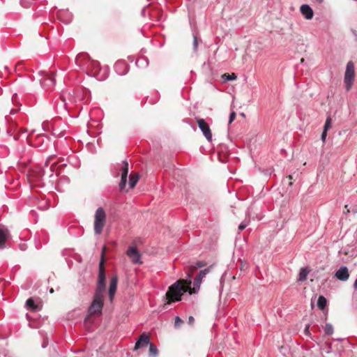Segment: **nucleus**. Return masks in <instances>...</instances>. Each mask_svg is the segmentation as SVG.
<instances>
[{
  "label": "nucleus",
  "mask_w": 357,
  "mask_h": 357,
  "mask_svg": "<svg viewBox=\"0 0 357 357\" xmlns=\"http://www.w3.org/2000/svg\"><path fill=\"white\" fill-rule=\"evenodd\" d=\"M246 225L245 224H243V223H241L238 226V230L239 231H243L245 227H246Z\"/></svg>",
  "instance_id": "39"
},
{
  "label": "nucleus",
  "mask_w": 357,
  "mask_h": 357,
  "mask_svg": "<svg viewBox=\"0 0 357 357\" xmlns=\"http://www.w3.org/2000/svg\"><path fill=\"white\" fill-rule=\"evenodd\" d=\"M289 180H291V179L293 178H292V176H291V175H289Z\"/></svg>",
  "instance_id": "45"
},
{
  "label": "nucleus",
  "mask_w": 357,
  "mask_h": 357,
  "mask_svg": "<svg viewBox=\"0 0 357 357\" xmlns=\"http://www.w3.org/2000/svg\"><path fill=\"white\" fill-rule=\"evenodd\" d=\"M316 1L319 3H321L324 1V0H316Z\"/></svg>",
  "instance_id": "44"
},
{
  "label": "nucleus",
  "mask_w": 357,
  "mask_h": 357,
  "mask_svg": "<svg viewBox=\"0 0 357 357\" xmlns=\"http://www.w3.org/2000/svg\"><path fill=\"white\" fill-rule=\"evenodd\" d=\"M326 136H327V132L326 131H324L323 130L322 133H321V139L323 142H325L326 139Z\"/></svg>",
  "instance_id": "36"
},
{
  "label": "nucleus",
  "mask_w": 357,
  "mask_h": 357,
  "mask_svg": "<svg viewBox=\"0 0 357 357\" xmlns=\"http://www.w3.org/2000/svg\"><path fill=\"white\" fill-rule=\"evenodd\" d=\"M54 158L53 155L49 156L45 163V167H43L41 170L42 176H45L46 174H48L49 177L53 176V173L54 172V169L56 168V162L51 163V160Z\"/></svg>",
  "instance_id": "12"
},
{
  "label": "nucleus",
  "mask_w": 357,
  "mask_h": 357,
  "mask_svg": "<svg viewBox=\"0 0 357 357\" xmlns=\"http://www.w3.org/2000/svg\"><path fill=\"white\" fill-rule=\"evenodd\" d=\"M148 356L149 357H157L158 356V349L157 347L150 342Z\"/></svg>",
  "instance_id": "21"
},
{
  "label": "nucleus",
  "mask_w": 357,
  "mask_h": 357,
  "mask_svg": "<svg viewBox=\"0 0 357 357\" xmlns=\"http://www.w3.org/2000/svg\"><path fill=\"white\" fill-rule=\"evenodd\" d=\"M18 110H19V109H12L10 112V114H15L17 112Z\"/></svg>",
  "instance_id": "42"
},
{
  "label": "nucleus",
  "mask_w": 357,
  "mask_h": 357,
  "mask_svg": "<svg viewBox=\"0 0 357 357\" xmlns=\"http://www.w3.org/2000/svg\"><path fill=\"white\" fill-rule=\"evenodd\" d=\"M354 288L357 290V278L354 284Z\"/></svg>",
  "instance_id": "43"
},
{
  "label": "nucleus",
  "mask_w": 357,
  "mask_h": 357,
  "mask_svg": "<svg viewBox=\"0 0 357 357\" xmlns=\"http://www.w3.org/2000/svg\"><path fill=\"white\" fill-rule=\"evenodd\" d=\"M205 266V264L203 262V261H197L196 262L195 264H191L190 266H189V270L188 271H190V273H192L199 268H202L203 266Z\"/></svg>",
  "instance_id": "25"
},
{
  "label": "nucleus",
  "mask_w": 357,
  "mask_h": 357,
  "mask_svg": "<svg viewBox=\"0 0 357 357\" xmlns=\"http://www.w3.org/2000/svg\"><path fill=\"white\" fill-rule=\"evenodd\" d=\"M104 294L94 293L92 302L89 307V316H99L102 314L104 305Z\"/></svg>",
  "instance_id": "3"
},
{
  "label": "nucleus",
  "mask_w": 357,
  "mask_h": 357,
  "mask_svg": "<svg viewBox=\"0 0 357 357\" xmlns=\"http://www.w3.org/2000/svg\"><path fill=\"white\" fill-rule=\"evenodd\" d=\"M117 283H118V278L116 275H114L112 278L110 282H109V287L108 289V296L110 302L113 301L115 293L116 291L117 288Z\"/></svg>",
  "instance_id": "16"
},
{
  "label": "nucleus",
  "mask_w": 357,
  "mask_h": 357,
  "mask_svg": "<svg viewBox=\"0 0 357 357\" xmlns=\"http://www.w3.org/2000/svg\"><path fill=\"white\" fill-rule=\"evenodd\" d=\"M57 16L63 23L68 24L73 20V14L68 10H61L58 11Z\"/></svg>",
  "instance_id": "17"
},
{
  "label": "nucleus",
  "mask_w": 357,
  "mask_h": 357,
  "mask_svg": "<svg viewBox=\"0 0 357 357\" xmlns=\"http://www.w3.org/2000/svg\"><path fill=\"white\" fill-rule=\"evenodd\" d=\"M106 289V273L102 271H98V280L95 289L96 294H105Z\"/></svg>",
  "instance_id": "8"
},
{
  "label": "nucleus",
  "mask_w": 357,
  "mask_h": 357,
  "mask_svg": "<svg viewBox=\"0 0 357 357\" xmlns=\"http://www.w3.org/2000/svg\"><path fill=\"white\" fill-rule=\"evenodd\" d=\"M197 45H198L197 38V36L195 35H194L193 36V47H194L195 50H197Z\"/></svg>",
  "instance_id": "35"
},
{
  "label": "nucleus",
  "mask_w": 357,
  "mask_h": 357,
  "mask_svg": "<svg viewBox=\"0 0 357 357\" xmlns=\"http://www.w3.org/2000/svg\"><path fill=\"white\" fill-rule=\"evenodd\" d=\"M116 172H113L114 176H119L121 174V181L119 183L120 190H123L126 183L127 177L129 172V165L128 161L123 160L122 165H117L115 167Z\"/></svg>",
  "instance_id": "4"
},
{
  "label": "nucleus",
  "mask_w": 357,
  "mask_h": 357,
  "mask_svg": "<svg viewBox=\"0 0 357 357\" xmlns=\"http://www.w3.org/2000/svg\"><path fill=\"white\" fill-rule=\"evenodd\" d=\"M303 61H304V59H301V63H303Z\"/></svg>",
  "instance_id": "46"
},
{
  "label": "nucleus",
  "mask_w": 357,
  "mask_h": 357,
  "mask_svg": "<svg viewBox=\"0 0 357 357\" xmlns=\"http://www.w3.org/2000/svg\"><path fill=\"white\" fill-rule=\"evenodd\" d=\"M126 255L130 259L132 262L135 264H142L141 255L136 247L130 246L127 251Z\"/></svg>",
  "instance_id": "10"
},
{
  "label": "nucleus",
  "mask_w": 357,
  "mask_h": 357,
  "mask_svg": "<svg viewBox=\"0 0 357 357\" xmlns=\"http://www.w3.org/2000/svg\"><path fill=\"white\" fill-rule=\"evenodd\" d=\"M149 61L147 57L142 56L136 61V66L140 68H145L149 66Z\"/></svg>",
  "instance_id": "20"
},
{
  "label": "nucleus",
  "mask_w": 357,
  "mask_h": 357,
  "mask_svg": "<svg viewBox=\"0 0 357 357\" xmlns=\"http://www.w3.org/2000/svg\"><path fill=\"white\" fill-rule=\"evenodd\" d=\"M45 347H46V345L43 344V348H45Z\"/></svg>",
  "instance_id": "48"
},
{
  "label": "nucleus",
  "mask_w": 357,
  "mask_h": 357,
  "mask_svg": "<svg viewBox=\"0 0 357 357\" xmlns=\"http://www.w3.org/2000/svg\"><path fill=\"white\" fill-rule=\"evenodd\" d=\"M355 79V68L352 61H349L346 66L344 74V84L347 91H349L353 85Z\"/></svg>",
  "instance_id": "6"
},
{
  "label": "nucleus",
  "mask_w": 357,
  "mask_h": 357,
  "mask_svg": "<svg viewBox=\"0 0 357 357\" xmlns=\"http://www.w3.org/2000/svg\"><path fill=\"white\" fill-rule=\"evenodd\" d=\"M150 344V337L148 334L144 333L137 339L134 350H139L147 347Z\"/></svg>",
  "instance_id": "13"
},
{
  "label": "nucleus",
  "mask_w": 357,
  "mask_h": 357,
  "mask_svg": "<svg viewBox=\"0 0 357 357\" xmlns=\"http://www.w3.org/2000/svg\"><path fill=\"white\" fill-rule=\"evenodd\" d=\"M208 271V269H204V270L200 271L196 278H199L201 280H202V279L206 276Z\"/></svg>",
  "instance_id": "31"
},
{
  "label": "nucleus",
  "mask_w": 357,
  "mask_h": 357,
  "mask_svg": "<svg viewBox=\"0 0 357 357\" xmlns=\"http://www.w3.org/2000/svg\"><path fill=\"white\" fill-rule=\"evenodd\" d=\"M53 135L56 136L57 137H61L64 136V132L63 131L60 132L59 134H57V132L53 131Z\"/></svg>",
  "instance_id": "37"
},
{
  "label": "nucleus",
  "mask_w": 357,
  "mask_h": 357,
  "mask_svg": "<svg viewBox=\"0 0 357 357\" xmlns=\"http://www.w3.org/2000/svg\"><path fill=\"white\" fill-rule=\"evenodd\" d=\"M188 287L181 285L180 281L174 282L169 288L165 296L170 302L180 301L181 300V292H188Z\"/></svg>",
  "instance_id": "2"
},
{
  "label": "nucleus",
  "mask_w": 357,
  "mask_h": 357,
  "mask_svg": "<svg viewBox=\"0 0 357 357\" xmlns=\"http://www.w3.org/2000/svg\"><path fill=\"white\" fill-rule=\"evenodd\" d=\"M327 305V300L324 296H319L317 300V307L323 310L325 309Z\"/></svg>",
  "instance_id": "24"
},
{
  "label": "nucleus",
  "mask_w": 357,
  "mask_h": 357,
  "mask_svg": "<svg viewBox=\"0 0 357 357\" xmlns=\"http://www.w3.org/2000/svg\"><path fill=\"white\" fill-rule=\"evenodd\" d=\"M331 127V119L330 116L327 117L324 126V131H328V130Z\"/></svg>",
  "instance_id": "29"
},
{
  "label": "nucleus",
  "mask_w": 357,
  "mask_h": 357,
  "mask_svg": "<svg viewBox=\"0 0 357 357\" xmlns=\"http://www.w3.org/2000/svg\"><path fill=\"white\" fill-rule=\"evenodd\" d=\"M194 321H195V319H194V317H193L192 316H190V317H188V323H189L190 324H193V322H194Z\"/></svg>",
  "instance_id": "40"
},
{
  "label": "nucleus",
  "mask_w": 357,
  "mask_h": 357,
  "mask_svg": "<svg viewBox=\"0 0 357 357\" xmlns=\"http://www.w3.org/2000/svg\"><path fill=\"white\" fill-rule=\"evenodd\" d=\"M308 273L309 271L307 268H301L299 271L298 280L300 282L305 281L307 279Z\"/></svg>",
  "instance_id": "22"
},
{
  "label": "nucleus",
  "mask_w": 357,
  "mask_h": 357,
  "mask_svg": "<svg viewBox=\"0 0 357 357\" xmlns=\"http://www.w3.org/2000/svg\"><path fill=\"white\" fill-rule=\"evenodd\" d=\"M197 123L199 128L201 130V131L202 132V133H203L204 136L206 137V139L208 142H211L212 141L211 130L210 129L209 126L206 122V121L203 119H198L197 120Z\"/></svg>",
  "instance_id": "11"
},
{
  "label": "nucleus",
  "mask_w": 357,
  "mask_h": 357,
  "mask_svg": "<svg viewBox=\"0 0 357 357\" xmlns=\"http://www.w3.org/2000/svg\"><path fill=\"white\" fill-rule=\"evenodd\" d=\"M300 11L306 20H311L314 16L313 10L307 4H303L300 7Z\"/></svg>",
  "instance_id": "19"
},
{
  "label": "nucleus",
  "mask_w": 357,
  "mask_h": 357,
  "mask_svg": "<svg viewBox=\"0 0 357 357\" xmlns=\"http://www.w3.org/2000/svg\"><path fill=\"white\" fill-rule=\"evenodd\" d=\"M76 65L87 75L96 77L98 80H103L107 77L106 72L101 74L102 69L98 61L92 60L87 53H80L75 58Z\"/></svg>",
  "instance_id": "1"
},
{
  "label": "nucleus",
  "mask_w": 357,
  "mask_h": 357,
  "mask_svg": "<svg viewBox=\"0 0 357 357\" xmlns=\"http://www.w3.org/2000/svg\"><path fill=\"white\" fill-rule=\"evenodd\" d=\"M10 238L9 230L0 225V250L6 248V242Z\"/></svg>",
  "instance_id": "15"
},
{
  "label": "nucleus",
  "mask_w": 357,
  "mask_h": 357,
  "mask_svg": "<svg viewBox=\"0 0 357 357\" xmlns=\"http://www.w3.org/2000/svg\"><path fill=\"white\" fill-rule=\"evenodd\" d=\"M235 118L236 113L234 112H231L229 117V124H231L234 121Z\"/></svg>",
  "instance_id": "34"
},
{
  "label": "nucleus",
  "mask_w": 357,
  "mask_h": 357,
  "mask_svg": "<svg viewBox=\"0 0 357 357\" xmlns=\"http://www.w3.org/2000/svg\"><path fill=\"white\" fill-rule=\"evenodd\" d=\"M139 178V176L138 174L135 175L131 174L129 180V187L130 189H132L135 187L137 183L138 182Z\"/></svg>",
  "instance_id": "23"
},
{
  "label": "nucleus",
  "mask_w": 357,
  "mask_h": 357,
  "mask_svg": "<svg viewBox=\"0 0 357 357\" xmlns=\"http://www.w3.org/2000/svg\"><path fill=\"white\" fill-rule=\"evenodd\" d=\"M192 273H190V271H186L187 278L185 280H182L181 284H183L184 287H188V291L190 294H195L198 291L199 289L202 280L199 278H195L193 282V289H191V283H192Z\"/></svg>",
  "instance_id": "7"
},
{
  "label": "nucleus",
  "mask_w": 357,
  "mask_h": 357,
  "mask_svg": "<svg viewBox=\"0 0 357 357\" xmlns=\"http://www.w3.org/2000/svg\"><path fill=\"white\" fill-rule=\"evenodd\" d=\"M20 248L21 250H26V245L25 244H20Z\"/></svg>",
  "instance_id": "41"
},
{
  "label": "nucleus",
  "mask_w": 357,
  "mask_h": 357,
  "mask_svg": "<svg viewBox=\"0 0 357 357\" xmlns=\"http://www.w3.org/2000/svg\"><path fill=\"white\" fill-rule=\"evenodd\" d=\"M324 332L328 335H331L333 333V327L331 324H326L324 327Z\"/></svg>",
  "instance_id": "28"
},
{
  "label": "nucleus",
  "mask_w": 357,
  "mask_h": 357,
  "mask_svg": "<svg viewBox=\"0 0 357 357\" xmlns=\"http://www.w3.org/2000/svg\"><path fill=\"white\" fill-rule=\"evenodd\" d=\"M17 93H14L12 96V101L14 104H16V102H17Z\"/></svg>",
  "instance_id": "38"
},
{
  "label": "nucleus",
  "mask_w": 357,
  "mask_h": 357,
  "mask_svg": "<svg viewBox=\"0 0 357 357\" xmlns=\"http://www.w3.org/2000/svg\"><path fill=\"white\" fill-rule=\"evenodd\" d=\"M103 258H104V252L102 253L101 259H100V261L99 266H98V271H102L103 272H105Z\"/></svg>",
  "instance_id": "30"
},
{
  "label": "nucleus",
  "mask_w": 357,
  "mask_h": 357,
  "mask_svg": "<svg viewBox=\"0 0 357 357\" xmlns=\"http://www.w3.org/2000/svg\"><path fill=\"white\" fill-rule=\"evenodd\" d=\"M43 77L40 79V83L43 89H48L55 85V79L54 75L46 72H42Z\"/></svg>",
  "instance_id": "9"
},
{
  "label": "nucleus",
  "mask_w": 357,
  "mask_h": 357,
  "mask_svg": "<svg viewBox=\"0 0 357 357\" xmlns=\"http://www.w3.org/2000/svg\"><path fill=\"white\" fill-rule=\"evenodd\" d=\"M335 277L340 281H346L349 277V271L347 266H341L335 273Z\"/></svg>",
  "instance_id": "18"
},
{
  "label": "nucleus",
  "mask_w": 357,
  "mask_h": 357,
  "mask_svg": "<svg viewBox=\"0 0 357 357\" xmlns=\"http://www.w3.org/2000/svg\"><path fill=\"white\" fill-rule=\"evenodd\" d=\"M114 70L119 75H125L129 70L128 64L123 60L116 61L114 64Z\"/></svg>",
  "instance_id": "14"
},
{
  "label": "nucleus",
  "mask_w": 357,
  "mask_h": 357,
  "mask_svg": "<svg viewBox=\"0 0 357 357\" xmlns=\"http://www.w3.org/2000/svg\"><path fill=\"white\" fill-rule=\"evenodd\" d=\"M183 323V321L178 316L175 318L174 326L176 328L180 327V326Z\"/></svg>",
  "instance_id": "32"
},
{
  "label": "nucleus",
  "mask_w": 357,
  "mask_h": 357,
  "mask_svg": "<svg viewBox=\"0 0 357 357\" xmlns=\"http://www.w3.org/2000/svg\"><path fill=\"white\" fill-rule=\"evenodd\" d=\"M106 220V214L102 207L97 208L95 213L94 231L96 234H100L105 226Z\"/></svg>",
  "instance_id": "5"
},
{
  "label": "nucleus",
  "mask_w": 357,
  "mask_h": 357,
  "mask_svg": "<svg viewBox=\"0 0 357 357\" xmlns=\"http://www.w3.org/2000/svg\"><path fill=\"white\" fill-rule=\"evenodd\" d=\"M303 333L304 334L309 337H312V335H311V333L310 331V324H307L304 328V331H303Z\"/></svg>",
  "instance_id": "33"
},
{
  "label": "nucleus",
  "mask_w": 357,
  "mask_h": 357,
  "mask_svg": "<svg viewBox=\"0 0 357 357\" xmlns=\"http://www.w3.org/2000/svg\"><path fill=\"white\" fill-rule=\"evenodd\" d=\"M26 305L29 309L32 310H37V306L35 304L34 300L32 298H29L26 300Z\"/></svg>",
  "instance_id": "26"
},
{
  "label": "nucleus",
  "mask_w": 357,
  "mask_h": 357,
  "mask_svg": "<svg viewBox=\"0 0 357 357\" xmlns=\"http://www.w3.org/2000/svg\"><path fill=\"white\" fill-rule=\"evenodd\" d=\"M236 75L234 73L232 74H229V73H225L223 75H222V78L225 81H231V80H234L236 79Z\"/></svg>",
  "instance_id": "27"
},
{
  "label": "nucleus",
  "mask_w": 357,
  "mask_h": 357,
  "mask_svg": "<svg viewBox=\"0 0 357 357\" xmlns=\"http://www.w3.org/2000/svg\"><path fill=\"white\" fill-rule=\"evenodd\" d=\"M53 291H54V290L52 289L50 290V293H53Z\"/></svg>",
  "instance_id": "47"
}]
</instances>
